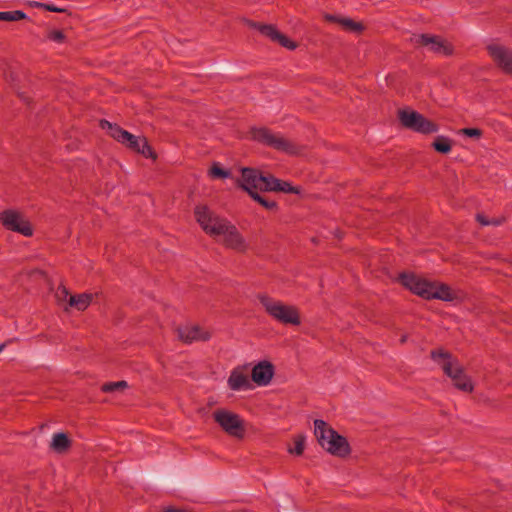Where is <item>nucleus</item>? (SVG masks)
Returning a JSON list of instances; mask_svg holds the SVG:
<instances>
[{
    "label": "nucleus",
    "mask_w": 512,
    "mask_h": 512,
    "mask_svg": "<svg viewBox=\"0 0 512 512\" xmlns=\"http://www.w3.org/2000/svg\"><path fill=\"white\" fill-rule=\"evenodd\" d=\"M274 372L275 369L271 362L261 361L253 367L251 378L258 386H266L271 382Z\"/></svg>",
    "instance_id": "obj_13"
},
{
    "label": "nucleus",
    "mask_w": 512,
    "mask_h": 512,
    "mask_svg": "<svg viewBox=\"0 0 512 512\" xmlns=\"http://www.w3.org/2000/svg\"><path fill=\"white\" fill-rule=\"evenodd\" d=\"M44 10L49 12H56V13H63L66 10L64 8H60L55 6L54 4L45 3L44 4Z\"/></svg>",
    "instance_id": "obj_35"
},
{
    "label": "nucleus",
    "mask_w": 512,
    "mask_h": 512,
    "mask_svg": "<svg viewBox=\"0 0 512 512\" xmlns=\"http://www.w3.org/2000/svg\"><path fill=\"white\" fill-rule=\"evenodd\" d=\"M228 386L233 391L247 390L251 388L248 376L238 368L232 370L228 378Z\"/></svg>",
    "instance_id": "obj_15"
},
{
    "label": "nucleus",
    "mask_w": 512,
    "mask_h": 512,
    "mask_svg": "<svg viewBox=\"0 0 512 512\" xmlns=\"http://www.w3.org/2000/svg\"><path fill=\"white\" fill-rule=\"evenodd\" d=\"M274 42H277L282 47L287 48L289 50H294L297 48V44L291 39H289L286 35L282 34L280 31H278Z\"/></svg>",
    "instance_id": "obj_27"
},
{
    "label": "nucleus",
    "mask_w": 512,
    "mask_h": 512,
    "mask_svg": "<svg viewBox=\"0 0 512 512\" xmlns=\"http://www.w3.org/2000/svg\"><path fill=\"white\" fill-rule=\"evenodd\" d=\"M44 4H45V3L38 2V1H28V5H29L30 7H33V8H41V9H44Z\"/></svg>",
    "instance_id": "obj_37"
},
{
    "label": "nucleus",
    "mask_w": 512,
    "mask_h": 512,
    "mask_svg": "<svg viewBox=\"0 0 512 512\" xmlns=\"http://www.w3.org/2000/svg\"><path fill=\"white\" fill-rule=\"evenodd\" d=\"M277 182V178L269 175V176H264V182H261V187H260V191L262 192H269V191H274L276 192V183Z\"/></svg>",
    "instance_id": "obj_29"
},
{
    "label": "nucleus",
    "mask_w": 512,
    "mask_h": 512,
    "mask_svg": "<svg viewBox=\"0 0 512 512\" xmlns=\"http://www.w3.org/2000/svg\"><path fill=\"white\" fill-rule=\"evenodd\" d=\"M145 138H141V137H137L135 135L132 134V139H129L126 141V143H124L128 148L132 149L133 151H136L138 152L141 144H142V141L144 140Z\"/></svg>",
    "instance_id": "obj_33"
},
{
    "label": "nucleus",
    "mask_w": 512,
    "mask_h": 512,
    "mask_svg": "<svg viewBox=\"0 0 512 512\" xmlns=\"http://www.w3.org/2000/svg\"><path fill=\"white\" fill-rule=\"evenodd\" d=\"M213 419L229 436L237 439L245 436L244 421L238 414L226 409H217L213 412Z\"/></svg>",
    "instance_id": "obj_7"
},
{
    "label": "nucleus",
    "mask_w": 512,
    "mask_h": 512,
    "mask_svg": "<svg viewBox=\"0 0 512 512\" xmlns=\"http://www.w3.org/2000/svg\"><path fill=\"white\" fill-rule=\"evenodd\" d=\"M398 282L413 294L429 300L432 281H428L413 272H402L398 276Z\"/></svg>",
    "instance_id": "obj_10"
},
{
    "label": "nucleus",
    "mask_w": 512,
    "mask_h": 512,
    "mask_svg": "<svg viewBox=\"0 0 512 512\" xmlns=\"http://www.w3.org/2000/svg\"><path fill=\"white\" fill-rule=\"evenodd\" d=\"M47 39L56 43H63L66 36L61 30H51L47 33Z\"/></svg>",
    "instance_id": "obj_32"
},
{
    "label": "nucleus",
    "mask_w": 512,
    "mask_h": 512,
    "mask_svg": "<svg viewBox=\"0 0 512 512\" xmlns=\"http://www.w3.org/2000/svg\"><path fill=\"white\" fill-rule=\"evenodd\" d=\"M257 298L266 313L275 321L283 325L298 326L301 324L300 311L296 306L274 300L267 294H259Z\"/></svg>",
    "instance_id": "obj_4"
},
{
    "label": "nucleus",
    "mask_w": 512,
    "mask_h": 512,
    "mask_svg": "<svg viewBox=\"0 0 512 512\" xmlns=\"http://www.w3.org/2000/svg\"><path fill=\"white\" fill-rule=\"evenodd\" d=\"M250 27L257 29L262 35L269 38L271 41H275V37L278 33L276 26L271 24H261L257 22L250 21Z\"/></svg>",
    "instance_id": "obj_22"
},
{
    "label": "nucleus",
    "mask_w": 512,
    "mask_h": 512,
    "mask_svg": "<svg viewBox=\"0 0 512 512\" xmlns=\"http://www.w3.org/2000/svg\"><path fill=\"white\" fill-rule=\"evenodd\" d=\"M194 215L201 228L210 236H224V245L237 251H245L246 242L235 225L215 215L207 206L195 207Z\"/></svg>",
    "instance_id": "obj_1"
},
{
    "label": "nucleus",
    "mask_w": 512,
    "mask_h": 512,
    "mask_svg": "<svg viewBox=\"0 0 512 512\" xmlns=\"http://www.w3.org/2000/svg\"><path fill=\"white\" fill-rule=\"evenodd\" d=\"M489 56L505 74H512V49L499 44L487 46Z\"/></svg>",
    "instance_id": "obj_11"
},
{
    "label": "nucleus",
    "mask_w": 512,
    "mask_h": 512,
    "mask_svg": "<svg viewBox=\"0 0 512 512\" xmlns=\"http://www.w3.org/2000/svg\"><path fill=\"white\" fill-rule=\"evenodd\" d=\"M100 126L103 129L107 128L109 135L122 144L126 143L127 140L132 139V134L117 124H112L107 120H101Z\"/></svg>",
    "instance_id": "obj_16"
},
{
    "label": "nucleus",
    "mask_w": 512,
    "mask_h": 512,
    "mask_svg": "<svg viewBox=\"0 0 512 512\" xmlns=\"http://www.w3.org/2000/svg\"><path fill=\"white\" fill-rule=\"evenodd\" d=\"M138 153L142 154L146 158H156V154L152 147L148 144L146 138L142 141V144L138 150Z\"/></svg>",
    "instance_id": "obj_31"
},
{
    "label": "nucleus",
    "mask_w": 512,
    "mask_h": 512,
    "mask_svg": "<svg viewBox=\"0 0 512 512\" xmlns=\"http://www.w3.org/2000/svg\"><path fill=\"white\" fill-rule=\"evenodd\" d=\"M276 184V192H285V193H292V194H300L301 188L298 186H293L290 182L283 181L280 179H277Z\"/></svg>",
    "instance_id": "obj_25"
},
{
    "label": "nucleus",
    "mask_w": 512,
    "mask_h": 512,
    "mask_svg": "<svg viewBox=\"0 0 512 512\" xmlns=\"http://www.w3.org/2000/svg\"><path fill=\"white\" fill-rule=\"evenodd\" d=\"M179 338L185 343L193 341H207L210 339V333L203 331L199 326H180L177 328Z\"/></svg>",
    "instance_id": "obj_14"
},
{
    "label": "nucleus",
    "mask_w": 512,
    "mask_h": 512,
    "mask_svg": "<svg viewBox=\"0 0 512 512\" xmlns=\"http://www.w3.org/2000/svg\"><path fill=\"white\" fill-rule=\"evenodd\" d=\"M431 299H439L442 301L450 302L454 300V295L451 288L447 284L433 282L429 296V300Z\"/></svg>",
    "instance_id": "obj_17"
},
{
    "label": "nucleus",
    "mask_w": 512,
    "mask_h": 512,
    "mask_svg": "<svg viewBox=\"0 0 512 512\" xmlns=\"http://www.w3.org/2000/svg\"><path fill=\"white\" fill-rule=\"evenodd\" d=\"M410 41L415 46L426 47L430 52L444 56H451L454 51L452 44L439 35L413 34Z\"/></svg>",
    "instance_id": "obj_8"
},
{
    "label": "nucleus",
    "mask_w": 512,
    "mask_h": 512,
    "mask_svg": "<svg viewBox=\"0 0 512 512\" xmlns=\"http://www.w3.org/2000/svg\"><path fill=\"white\" fill-rule=\"evenodd\" d=\"M261 182H264L263 174L253 168H244L242 169L241 180L238 181V184L239 187L250 195V192L257 193L260 191Z\"/></svg>",
    "instance_id": "obj_12"
},
{
    "label": "nucleus",
    "mask_w": 512,
    "mask_h": 512,
    "mask_svg": "<svg viewBox=\"0 0 512 512\" xmlns=\"http://www.w3.org/2000/svg\"><path fill=\"white\" fill-rule=\"evenodd\" d=\"M430 357L441 365L442 370L452 379L453 385L457 389L467 393L473 391L474 386L471 378L465 374L463 367L452 357L451 353L442 349L432 350Z\"/></svg>",
    "instance_id": "obj_2"
},
{
    "label": "nucleus",
    "mask_w": 512,
    "mask_h": 512,
    "mask_svg": "<svg viewBox=\"0 0 512 512\" xmlns=\"http://www.w3.org/2000/svg\"><path fill=\"white\" fill-rule=\"evenodd\" d=\"M400 341L401 343H404L406 341V336H403Z\"/></svg>",
    "instance_id": "obj_39"
},
{
    "label": "nucleus",
    "mask_w": 512,
    "mask_h": 512,
    "mask_svg": "<svg viewBox=\"0 0 512 512\" xmlns=\"http://www.w3.org/2000/svg\"><path fill=\"white\" fill-rule=\"evenodd\" d=\"M0 223L7 230L20 233L26 237L33 235V229L28 220L21 213L13 209H7L0 213Z\"/></svg>",
    "instance_id": "obj_9"
},
{
    "label": "nucleus",
    "mask_w": 512,
    "mask_h": 512,
    "mask_svg": "<svg viewBox=\"0 0 512 512\" xmlns=\"http://www.w3.org/2000/svg\"><path fill=\"white\" fill-rule=\"evenodd\" d=\"M398 118L405 128L417 133L428 135L439 130L438 124L414 110H399Z\"/></svg>",
    "instance_id": "obj_6"
},
{
    "label": "nucleus",
    "mask_w": 512,
    "mask_h": 512,
    "mask_svg": "<svg viewBox=\"0 0 512 512\" xmlns=\"http://www.w3.org/2000/svg\"><path fill=\"white\" fill-rule=\"evenodd\" d=\"M71 447V440L66 433H55L50 448L57 453H64Z\"/></svg>",
    "instance_id": "obj_19"
},
{
    "label": "nucleus",
    "mask_w": 512,
    "mask_h": 512,
    "mask_svg": "<svg viewBox=\"0 0 512 512\" xmlns=\"http://www.w3.org/2000/svg\"><path fill=\"white\" fill-rule=\"evenodd\" d=\"M128 387V383L124 380L117 381V382H107L104 383L101 387V390L104 393H112L118 390H123Z\"/></svg>",
    "instance_id": "obj_26"
},
{
    "label": "nucleus",
    "mask_w": 512,
    "mask_h": 512,
    "mask_svg": "<svg viewBox=\"0 0 512 512\" xmlns=\"http://www.w3.org/2000/svg\"><path fill=\"white\" fill-rule=\"evenodd\" d=\"M314 434L318 443L330 454L338 457H346L350 454L351 449L347 439L338 434L324 420L314 421Z\"/></svg>",
    "instance_id": "obj_3"
},
{
    "label": "nucleus",
    "mask_w": 512,
    "mask_h": 512,
    "mask_svg": "<svg viewBox=\"0 0 512 512\" xmlns=\"http://www.w3.org/2000/svg\"><path fill=\"white\" fill-rule=\"evenodd\" d=\"M251 139L287 154H296L297 148L290 141L279 134H274L266 127H252Z\"/></svg>",
    "instance_id": "obj_5"
},
{
    "label": "nucleus",
    "mask_w": 512,
    "mask_h": 512,
    "mask_svg": "<svg viewBox=\"0 0 512 512\" xmlns=\"http://www.w3.org/2000/svg\"><path fill=\"white\" fill-rule=\"evenodd\" d=\"M63 293H65L66 295L68 294V292H67L65 287L63 288Z\"/></svg>",
    "instance_id": "obj_40"
},
{
    "label": "nucleus",
    "mask_w": 512,
    "mask_h": 512,
    "mask_svg": "<svg viewBox=\"0 0 512 512\" xmlns=\"http://www.w3.org/2000/svg\"><path fill=\"white\" fill-rule=\"evenodd\" d=\"M250 197L269 211H276L278 209V205L274 200H269L263 197L259 192H250Z\"/></svg>",
    "instance_id": "obj_24"
},
{
    "label": "nucleus",
    "mask_w": 512,
    "mask_h": 512,
    "mask_svg": "<svg viewBox=\"0 0 512 512\" xmlns=\"http://www.w3.org/2000/svg\"><path fill=\"white\" fill-rule=\"evenodd\" d=\"M435 151L441 154H448L452 150V140L446 136L439 135L432 142Z\"/></svg>",
    "instance_id": "obj_21"
},
{
    "label": "nucleus",
    "mask_w": 512,
    "mask_h": 512,
    "mask_svg": "<svg viewBox=\"0 0 512 512\" xmlns=\"http://www.w3.org/2000/svg\"><path fill=\"white\" fill-rule=\"evenodd\" d=\"M326 19L329 22L338 23L342 26V28L345 31L354 32V33H361L364 30V26L360 22H355L354 20L350 18L345 17H339L336 15H326Z\"/></svg>",
    "instance_id": "obj_18"
},
{
    "label": "nucleus",
    "mask_w": 512,
    "mask_h": 512,
    "mask_svg": "<svg viewBox=\"0 0 512 512\" xmlns=\"http://www.w3.org/2000/svg\"><path fill=\"white\" fill-rule=\"evenodd\" d=\"M460 133L470 138L479 139L482 136L483 131L479 128H463L460 130Z\"/></svg>",
    "instance_id": "obj_34"
},
{
    "label": "nucleus",
    "mask_w": 512,
    "mask_h": 512,
    "mask_svg": "<svg viewBox=\"0 0 512 512\" xmlns=\"http://www.w3.org/2000/svg\"><path fill=\"white\" fill-rule=\"evenodd\" d=\"M92 301V294L82 293L72 295L69 298V305L76 308L78 311H84L88 308Z\"/></svg>",
    "instance_id": "obj_20"
},
{
    "label": "nucleus",
    "mask_w": 512,
    "mask_h": 512,
    "mask_svg": "<svg viewBox=\"0 0 512 512\" xmlns=\"http://www.w3.org/2000/svg\"><path fill=\"white\" fill-rule=\"evenodd\" d=\"M28 16L25 12L21 10H14V11H0V20L1 21H19L27 19Z\"/></svg>",
    "instance_id": "obj_23"
},
{
    "label": "nucleus",
    "mask_w": 512,
    "mask_h": 512,
    "mask_svg": "<svg viewBox=\"0 0 512 512\" xmlns=\"http://www.w3.org/2000/svg\"><path fill=\"white\" fill-rule=\"evenodd\" d=\"M294 444V448H290L289 452L297 456L302 455L304 451L305 437L302 435L297 436L294 440Z\"/></svg>",
    "instance_id": "obj_30"
},
{
    "label": "nucleus",
    "mask_w": 512,
    "mask_h": 512,
    "mask_svg": "<svg viewBox=\"0 0 512 512\" xmlns=\"http://www.w3.org/2000/svg\"><path fill=\"white\" fill-rule=\"evenodd\" d=\"M230 171L223 169L218 163H214L210 168V175L213 178L224 179L230 176Z\"/></svg>",
    "instance_id": "obj_28"
},
{
    "label": "nucleus",
    "mask_w": 512,
    "mask_h": 512,
    "mask_svg": "<svg viewBox=\"0 0 512 512\" xmlns=\"http://www.w3.org/2000/svg\"><path fill=\"white\" fill-rule=\"evenodd\" d=\"M476 220L481 224V225H484V226H487V225H490V224H494V225H497L499 224L498 221H489L486 219V217L482 214H477L476 215Z\"/></svg>",
    "instance_id": "obj_36"
},
{
    "label": "nucleus",
    "mask_w": 512,
    "mask_h": 512,
    "mask_svg": "<svg viewBox=\"0 0 512 512\" xmlns=\"http://www.w3.org/2000/svg\"><path fill=\"white\" fill-rule=\"evenodd\" d=\"M4 347H5L4 343L0 344V352L4 349Z\"/></svg>",
    "instance_id": "obj_38"
}]
</instances>
